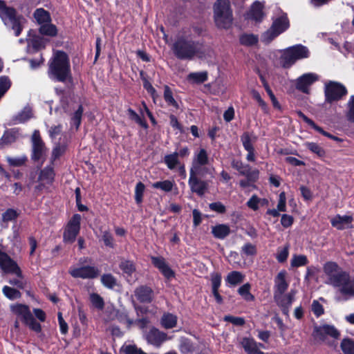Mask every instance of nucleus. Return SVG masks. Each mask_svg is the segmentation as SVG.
<instances>
[{"instance_id":"obj_21","label":"nucleus","mask_w":354,"mask_h":354,"mask_svg":"<svg viewBox=\"0 0 354 354\" xmlns=\"http://www.w3.org/2000/svg\"><path fill=\"white\" fill-rule=\"evenodd\" d=\"M32 109L30 106H26L12 118L10 124L15 125L24 123L32 118Z\"/></svg>"},{"instance_id":"obj_50","label":"nucleus","mask_w":354,"mask_h":354,"mask_svg":"<svg viewBox=\"0 0 354 354\" xmlns=\"http://www.w3.org/2000/svg\"><path fill=\"white\" fill-rule=\"evenodd\" d=\"M305 145L310 151L317 154L319 157H322L325 155L323 148L315 142H306Z\"/></svg>"},{"instance_id":"obj_11","label":"nucleus","mask_w":354,"mask_h":354,"mask_svg":"<svg viewBox=\"0 0 354 354\" xmlns=\"http://www.w3.org/2000/svg\"><path fill=\"white\" fill-rule=\"evenodd\" d=\"M319 80V75L314 73H307L296 80V88L304 93H309L310 87Z\"/></svg>"},{"instance_id":"obj_4","label":"nucleus","mask_w":354,"mask_h":354,"mask_svg":"<svg viewBox=\"0 0 354 354\" xmlns=\"http://www.w3.org/2000/svg\"><path fill=\"white\" fill-rule=\"evenodd\" d=\"M214 19L219 28L227 29L232 24V11L229 0H217L214 5Z\"/></svg>"},{"instance_id":"obj_13","label":"nucleus","mask_w":354,"mask_h":354,"mask_svg":"<svg viewBox=\"0 0 354 354\" xmlns=\"http://www.w3.org/2000/svg\"><path fill=\"white\" fill-rule=\"evenodd\" d=\"M296 291L291 290L290 292L286 295L281 294V295H274V301L277 305L281 308L283 313L286 315H288L289 308L295 299Z\"/></svg>"},{"instance_id":"obj_25","label":"nucleus","mask_w":354,"mask_h":354,"mask_svg":"<svg viewBox=\"0 0 354 354\" xmlns=\"http://www.w3.org/2000/svg\"><path fill=\"white\" fill-rule=\"evenodd\" d=\"M263 5L259 1H255L248 14V17L256 21H261L264 16L263 12Z\"/></svg>"},{"instance_id":"obj_1","label":"nucleus","mask_w":354,"mask_h":354,"mask_svg":"<svg viewBox=\"0 0 354 354\" xmlns=\"http://www.w3.org/2000/svg\"><path fill=\"white\" fill-rule=\"evenodd\" d=\"M324 272L327 277V283L339 288L344 295H354V279L343 272L337 263H326L324 266Z\"/></svg>"},{"instance_id":"obj_64","label":"nucleus","mask_w":354,"mask_h":354,"mask_svg":"<svg viewBox=\"0 0 354 354\" xmlns=\"http://www.w3.org/2000/svg\"><path fill=\"white\" fill-rule=\"evenodd\" d=\"M277 209L280 212L286 211V197L284 192L280 193Z\"/></svg>"},{"instance_id":"obj_22","label":"nucleus","mask_w":354,"mask_h":354,"mask_svg":"<svg viewBox=\"0 0 354 354\" xmlns=\"http://www.w3.org/2000/svg\"><path fill=\"white\" fill-rule=\"evenodd\" d=\"M296 62L291 46L281 51L280 65L285 68L291 67Z\"/></svg>"},{"instance_id":"obj_9","label":"nucleus","mask_w":354,"mask_h":354,"mask_svg":"<svg viewBox=\"0 0 354 354\" xmlns=\"http://www.w3.org/2000/svg\"><path fill=\"white\" fill-rule=\"evenodd\" d=\"M11 309L16 315L21 316L24 323L32 330L39 333L41 327L33 317L28 307L22 304H17L11 306Z\"/></svg>"},{"instance_id":"obj_24","label":"nucleus","mask_w":354,"mask_h":354,"mask_svg":"<svg viewBox=\"0 0 354 354\" xmlns=\"http://www.w3.org/2000/svg\"><path fill=\"white\" fill-rule=\"evenodd\" d=\"M241 345L248 354H261V352L259 351V346H261L262 344H258L252 338H243L241 341Z\"/></svg>"},{"instance_id":"obj_15","label":"nucleus","mask_w":354,"mask_h":354,"mask_svg":"<svg viewBox=\"0 0 354 354\" xmlns=\"http://www.w3.org/2000/svg\"><path fill=\"white\" fill-rule=\"evenodd\" d=\"M274 295L283 294L289 286L287 281V272L281 270L274 278Z\"/></svg>"},{"instance_id":"obj_44","label":"nucleus","mask_w":354,"mask_h":354,"mask_svg":"<svg viewBox=\"0 0 354 354\" xmlns=\"http://www.w3.org/2000/svg\"><path fill=\"white\" fill-rule=\"evenodd\" d=\"M120 268L128 276H131L136 271L134 263L128 260H122L120 263Z\"/></svg>"},{"instance_id":"obj_16","label":"nucleus","mask_w":354,"mask_h":354,"mask_svg":"<svg viewBox=\"0 0 354 354\" xmlns=\"http://www.w3.org/2000/svg\"><path fill=\"white\" fill-rule=\"evenodd\" d=\"M315 336L319 339L324 341L326 336H330L334 339L339 338V333L333 326L326 324L316 328Z\"/></svg>"},{"instance_id":"obj_35","label":"nucleus","mask_w":354,"mask_h":354,"mask_svg":"<svg viewBox=\"0 0 354 354\" xmlns=\"http://www.w3.org/2000/svg\"><path fill=\"white\" fill-rule=\"evenodd\" d=\"M175 186L176 184L174 181L170 180L157 181L151 185L153 188L160 189L165 192H171Z\"/></svg>"},{"instance_id":"obj_27","label":"nucleus","mask_w":354,"mask_h":354,"mask_svg":"<svg viewBox=\"0 0 354 354\" xmlns=\"http://www.w3.org/2000/svg\"><path fill=\"white\" fill-rule=\"evenodd\" d=\"M211 174V169L207 165H201L196 162H192L189 170V176L204 177L205 175Z\"/></svg>"},{"instance_id":"obj_23","label":"nucleus","mask_w":354,"mask_h":354,"mask_svg":"<svg viewBox=\"0 0 354 354\" xmlns=\"http://www.w3.org/2000/svg\"><path fill=\"white\" fill-rule=\"evenodd\" d=\"M21 136L19 129L13 128L4 132L3 136L0 139V146L10 145L15 142Z\"/></svg>"},{"instance_id":"obj_46","label":"nucleus","mask_w":354,"mask_h":354,"mask_svg":"<svg viewBox=\"0 0 354 354\" xmlns=\"http://www.w3.org/2000/svg\"><path fill=\"white\" fill-rule=\"evenodd\" d=\"M341 348L344 354H354V341L346 338L342 341Z\"/></svg>"},{"instance_id":"obj_31","label":"nucleus","mask_w":354,"mask_h":354,"mask_svg":"<svg viewBox=\"0 0 354 354\" xmlns=\"http://www.w3.org/2000/svg\"><path fill=\"white\" fill-rule=\"evenodd\" d=\"M293 51V56L295 60L308 58L310 55L309 50L307 47L298 44L291 46Z\"/></svg>"},{"instance_id":"obj_3","label":"nucleus","mask_w":354,"mask_h":354,"mask_svg":"<svg viewBox=\"0 0 354 354\" xmlns=\"http://www.w3.org/2000/svg\"><path fill=\"white\" fill-rule=\"evenodd\" d=\"M172 49L175 55L180 59H192L195 56L202 57L205 53L201 43L183 38L178 39L174 44Z\"/></svg>"},{"instance_id":"obj_58","label":"nucleus","mask_w":354,"mask_h":354,"mask_svg":"<svg viewBox=\"0 0 354 354\" xmlns=\"http://www.w3.org/2000/svg\"><path fill=\"white\" fill-rule=\"evenodd\" d=\"M66 148V146L64 144L61 145L59 143L56 145L52 151V160H55L61 156L64 153Z\"/></svg>"},{"instance_id":"obj_62","label":"nucleus","mask_w":354,"mask_h":354,"mask_svg":"<svg viewBox=\"0 0 354 354\" xmlns=\"http://www.w3.org/2000/svg\"><path fill=\"white\" fill-rule=\"evenodd\" d=\"M223 319L225 322H230L236 326H242L245 324V320L243 317H234L232 315H226L224 317Z\"/></svg>"},{"instance_id":"obj_10","label":"nucleus","mask_w":354,"mask_h":354,"mask_svg":"<svg viewBox=\"0 0 354 354\" xmlns=\"http://www.w3.org/2000/svg\"><path fill=\"white\" fill-rule=\"evenodd\" d=\"M81 216L78 214H74L67 223L63 239L65 243H73L75 241L80 230Z\"/></svg>"},{"instance_id":"obj_30","label":"nucleus","mask_w":354,"mask_h":354,"mask_svg":"<svg viewBox=\"0 0 354 354\" xmlns=\"http://www.w3.org/2000/svg\"><path fill=\"white\" fill-rule=\"evenodd\" d=\"M88 300L92 308L98 310H102L104 308V299L96 292H89Z\"/></svg>"},{"instance_id":"obj_43","label":"nucleus","mask_w":354,"mask_h":354,"mask_svg":"<svg viewBox=\"0 0 354 354\" xmlns=\"http://www.w3.org/2000/svg\"><path fill=\"white\" fill-rule=\"evenodd\" d=\"M50 121L46 123V127H48L49 136L52 140H55L58 136H59L62 131V126L59 124H50Z\"/></svg>"},{"instance_id":"obj_34","label":"nucleus","mask_w":354,"mask_h":354,"mask_svg":"<svg viewBox=\"0 0 354 354\" xmlns=\"http://www.w3.org/2000/svg\"><path fill=\"white\" fill-rule=\"evenodd\" d=\"M34 17L40 26L51 20L48 12L43 8H37L34 12Z\"/></svg>"},{"instance_id":"obj_18","label":"nucleus","mask_w":354,"mask_h":354,"mask_svg":"<svg viewBox=\"0 0 354 354\" xmlns=\"http://www.w3.org/2000/svg\"><path fill=\"white\" fill-rule=\"evenodd\" d=\"M136 299L142 303H149L153 299V292L151 288L146 286H140L134 290Z\"/></svg>"},{"instance_id":"obj_8","label":"nucleus","mask_w":354,"mask_h":354,"mask_svg":"<svg viewBox=\"0 0 354 354\" xmlns=\"http://www.w3.org/2000/svg\"><path fill=\"white\" fill-rule=\"evenodd\" d=\"M346 93V87L339 82L328 81L324 84L325 101L328 103L340 100Z\"/></svg>"},{"instance_id":"obj_5","label":"nucleus","mask_w":354,"mask_h":354,"mask_svg":"<svg viewBox=\"0 0 354 354\" xmlns=\"http://www.w3.org/2000/svg\"><path fill=\"white\" fill-rule=\"evenodd\" d=\"M0 17L6 27L14 30L16 37L21 34L24 19L21 16H17L14 8L6 6L4 1L1 0Z\"/></svg>"},{"instance_id":"obj_42","label":"nucleus","mask_w":354,"mask_h":354,"mask_svg":"<svg viewBox=\"0 0 354 354\" xmlns=\"http://www.w3.org/2000/svg\"><path fill=\"white\" fill-rule=\"evenodd\" d=\"M250 285L249 283H245L239 288L238 292L244 300L252 301L254 300V297L250 293Z\"/></svg>"},{"instance_id":"obj_19","label":"nucleus","mask_w":354,"mask_h":354,"mask_svg":"<svg viewBox=\"0 0 354 354\" xmlns=\"http://www.w3.org/2000/svg\"><path fill=\"white\" fill-rule=\"evenodd\" d=\"M353 217L348 215L340 216L336 215L331 218L330 223L333 227L342 230L351 227L353 222Z\"/></svg>"},{"instance_id":"obj_47","label":"nucleus","mask_w":354,"mask_h":354,"mask_svg":"<svg viewBox=\"0 0 354 354\" xmlns=\"http://www.w3.org/2000/svg\"><path fill=\"white\" fill-rule=\"evenodd\" d=\"M232 167L236 169L239 174L243 176L247 174L248 171L250 170V167L248 165H245L241 161L236 160H234L232 162Z\"/></svg>"},{"instance_id":"obj_32","label":"nucleus","mask_w":354,"mask_h":354,"mask_svg":"<svg viewBox=\"0 0 354 354\" xmlns=\"http://www.w3.org/2000/svg\"><path fill=\"white\" fill-rule=\"evenodd\" d=\"M177 317L171 313H165L161 318V324L166 329L174 328L177 324Z\"/></svg>"},{"instance_id":"obj_63","label":"nucleus","mask_w":354,"mask_h":354,"mask_svg":"<svg viewBox=\"0 0 354 354\" xmlns=\"http://www.w3.org/2000/svg\"><path fill=\"white\" fill-rule=\"evenodd\" d=\"M122 349L125 354H147L135 345H127Z\"/></svg>"},{"instance_id":"obj_38","label":"nucleus","mask_w":354,"mask_h":354,"mask_svg":"<svg viewBox=\"0 0 354 354\" xmlns=\"http://www.w3.org/2000/svg\"><path fill=\"white\" fill-rule=\"evenodd\" d=\"M187 80L192 83H203L207 80V73L206 71L191 73L188 75Z\"/></svg>"},{"instance_id":"obj_59","label":"nucleus","mask_w":354,"mask_h":354,"mask_svg":"<svg viewBox=\"0 0 354 354\" xmlns=\"http://www.w3.org/2000/svg\"><path fill=\"white\" fill-rule=\"evenodd\" d=\"M104 245L107 247L113 248L115 247L114 239L113 235L109 231H104L102 236Z\"/></svg>"},{"instance_id":"obj_55","label":"nucleus","mask_w":354,"mask_h":354,"mask_svg":"<svg viewBox=\"0 0 354 354\" xmlns=\"http://www.w3.org/2000/svg\"><path fill=\"white\" fill-rule=\"evenodd\" d=\"M247 206L253 211H257L260 207L259 197L252 195L246 203Z\"/></svg>"},{"instance_id":"obj_17","label":"nucleus","mask_w":354,"mask_h":354,"mask_svg":"<svg viewBox=\"0 0 354 354\" xmlns=\"http://www.w3.org/2000/svg\"><path fill=\"white\" fill-rule=\"evenodd\" d=\"M146 339L148 343L159 347L167 339L166 333L160 331L156 328H151L146 335Z\"/></svg>"},{"instance_id":"obj_2","label":"nucleus","mask_w":354,"mask_h":354,"mask_svg":"<svg viewBox=\"0 0 354 354\" xmlns=\"http://www.w3.org/2000/svg\"><path fill=\"white\" fill-rule=\"evenodd\" d=\"M49 77L59 82H71V73L69 59L63 51L57 50L53 53L49 63Z\"/></svg>"},{"instance_id":"obj_40","label":"nucleus","mask_w":354,"mask_h":354,"mask_svg":"<svg viewBox=\"0 0 354 354\" xmlns=\"http://www.w3.org/2000/svg\"><path fill=\"white\" fill-rule=\"evenodd\" d=\"M164 162L169 169H174L180 163L177 152L166 155Z\"/></svg>"},{"instance_id":"obj_54","label":"nucleus","mask_w":354,"mask_h":354,"mask_svg":"<svg viewBox=\"0 0 354 354\" xmlns=\"http://www.w3.org/2000/svg\"><path fill=\"white\" fill-rule=\"evenodd\" d=\"M258 41V39L256 36L253 35H243L240 37V42L246 46H251L255 44Z\"/></svg>"},{"instance_id":"obj_48","label":"nucleus","mask_w":354,"mask_h":354,"mask_svg":"<svg viewBox=\"0 0 354 354\" xmlns=\"http://www.w3.org/2000/svg\"><path fill=\"white\" fill-rule=\"evenodd\" d=\"M164 99L168 105L172 106L176 109L178 108V104L173 97L172 93L168 86H165Z\"/></svg>"},{"instance_id":"obj_41","label":"nucleus","mask_w":354,"mask_h":354,"mask_svg":"<svg viewBox=\"0 0 354 354\" xmlns=\"http://www.w3.org/2000/svg\"><path fill=\"white\" fill-rule=\"evenodd\" d=\"M115 317L120 323L126 324L128 328L133 324V321L129 317L125 310H118L115 313Z\"/></svg>"},{"instance_id":"obj_49","label":"nucleus","mask_w":354,"mask_h":354,"mask_svg":"<svg viewBox=\"0 0 354 354\" xmlns=\"http://www.w3.org/2000/svg\"><path fill=\"white\" fill-rule=\"evenodd\" d=\"M3 292L6 297L11 300L16 299L21 297L19 291L7 286L3 287Z\"/></svg>"},{"instance_id":"obj_45","label":"nucleus","mask_w":354,"mask_h":354,"mask_svg":"<svg viewBox=\"0 0 354 354\" xmlns=\"http://www.w3.org/2000/svg\"><path fill=\"white\" fill-rule=\"evenodd\" d=\"M101 282L104 286L112 289L117 284L116 279L111 274H105L101 277Z\"/></svg>"},{"instance_id":"obj_26","label":"nucleus","mask_w":354,"mask_h":354,"mask_svg":"<svg viewBox=\"0 0 354 354\" xmlns=\"http://www.w3.org/2000/svg\"><path fill=\"white\" fill-rule=\"evenodd\" d=\"M28 46H32L35 50H39L45 48L47 39L39 35L31 36V30L29 32L28 38L27 39Z\"/></svg>"},{"instance_id":"obj_6","label":"nucleus","mask_w":354,"mask_h":354,"mask_svg":"<svg viewBox=\"0 0 354 354\" xmlns=\"http://www.w3.org/2000/svg\"><path fill=\"white\" fill-rule=\"evenodd\" d=\"M88 259L83 258L80 259V264L71 266L69 268V274L74 278H81L84 279H95L100 274V270L97 268L91 266L80 265L87 263Z\"/></svg>"},{"instance_id":"obj_52","label":"nucleus","mask_w":354,"mask_h":354,"mask_svg":"<svg viewBox=\"0 0 354 354\" xmlns=\"http://www.w3.org/2000/svg\"><path fill=\"white\" fill-rule=\"evenodd\" d=\"M346 118L348 121L354 123V95L351 96L347 103Z\"/></svg>"},{"instance_id":"obj_14","label":"nucleus","mask_w":354,"mask_h":354,"mask_svg":"<svg viewBox=\"0 0 354 354\" xmlns=\"http://www.w3.org/2000/svg\"><path fill=\"white\" fill-rule=\"evenodd\" d=\"M199 176H189L188 184L192 192L202 196L208 188V183L198 178Z\"/></svg>"},{"instance_id":"obj_57","label":"nucleus","mask_w":354,"mask_h":354,"mask_svg":"<svg viewBox=\"0 0 354 354\" xmlns=\"http://www.w3.org/2000/svg\"><path fill=\"white\" fill-rule=\"evenodd\" d=\"M308 260L304 255L295 256L291 260V266L293 267H300L306 265Z\"/></svg>"},{"instance_id":"obj_33","label":"nucleus","mask_w":354,"mask_h":354,"mask_svg":"<svg viewBox=\"0 0 354 354\" xmlns=\"http://www.w3.org/2000/svg\"><path fill=\"white\" fill-rule=\"evenodd\" d=\"M55 177V173L53 169L50 167L44 168L40 173L39 180L42 184H50L51 183Z\"/></svg>"},{"instance_id":"obj_28","label":"nucleus","mask_w":354,"mask_h":354,"mask_svg":"<svg viewBox=\"0 0 354 354\" xmlns=\"http://www.w3.org/2000/svg\"><path fill=\"white\" fill-rule=\"evenodd\" d=\"M213 236L219 239H223L230 233V228L228 225L218 224L212 227Z\"/></svg>"},{"instance_id":"obj_39","label":"nucleus","mask_w":354,"mask_h":354,"mask_svg":"<svg viewBox=\"0 0 354 354\" xmlns=\"http://www.w3.org/2000/svg\"><path fill=\"white\" fill-rule=\"evenodd\" d=\"M39 32L41 35L54 37L57 34V29L55 25L47 22L40 26Z\"/></svg>"},{"instance_id":"obj_53","label":"nucleus","mask_w":354,"mask_h":354,"mask_svg":"<svg viewBox=\"0 0 354 354\" xmlns=\"http://www.w3.org/2000/svg\"><path fill=\"white\" fill-rule=\"evenodd\" d=\"M19 214L14 209H8L2 214V220L3 222H9L15 221Z\"/></svg>"},{"instance_id":"obj_56","label":"nucleus","mask_w":354,"mask_h":354,"mask_svg":"<svg viewBox=\"0 0 354 354\" xmlns=\"http://www.w3.org/2000/svg\"><path fill=\"white\" fill-rule=\"evenodd\" d=\"M179 349L183 353H188L193 351V346L187 339L182 338L180 339Z\"/></svg>"},{"instance_id":"obj_37","label":"nucleus","mask_w":354,"mask_h":354,"mask_svg":"<svg viewBox=\"0 0 354 354\" xmlns=\"http://www.w3.org/2000/svg\"><path fill=\"white\" fill-rule=\"evenodd\" d=\"M257 139L256 136L249 132H245L241 136V140L245 149L253 148V144L257 141Z\"/></svg>"},{"instance_id":"obj_36","label":"nucleus","mask_w":354,"mask_h":354,"mask_svg":"<svg viewBox=\"0 0 354 354\" xmlns=\"http://www.w3.org/2000/svg\"><path fill=\"white\" fill-rule=\"evenodd\" d=\"M244 279V276L241 272L238 271H232L230 272L226 277V282L230 286H234L241 283Z\"/></svg>"},{"instance_id":"obj_61","label":"nucleus","mask_w":354,"mask_h":354,"mask_svg":"<svg viewBox=\"0 0 354 354\" xmlns=\"http://www.w3.org/2000/svg\"><path fill=\"white\" fill-rule=\"evenodd\" d=\"M83 113V109L82 106H80L78 109L75 112L73 118H72V123L73 125L75 126L76 129H77L80 123H81V118Z\"/></svg>"},{"instance_id":"obj_60","label":"nucleus","mask_w":354,"mask_h":354,"mask_svg":"<svg viewBox=\"0 0 354 354\" xmlns=\"http://www.w3.org/2000/svg\"><path fill=\"white\" fill-rule=\"evenodd\" d=\"M131 119L135 120L141 127L147 129L148 127L147 122L141 118L133 110L129 109L128 110Z\"/></svg>"},{"instance_id":"obj_29","label":"nucleus","mask_w":354,"mask_h":354,"mask_svg":"<svg viewBox=\"0 0 354 354\" xmlns=\"http://www.w3.org/2000/svg\"><path fill=\"white\" fill-rule=\"evenodd\" d=\"M192 162H196L201 165L209 164V156L207 151L204 148H200L196 150L193 155Z\"/></svg>"},{"instance_id":"obj_51","label":"nucleus","mask_w":354,"mask_h":354,"mask_svg":"<svg viewBox=\"0 0 354 354\" xmlns=\"http://www.w3.org/2000/svg\"><path fill=\"white\" fill-rule=\"evenodd\" d=\"M145 189V185L139 182L136 184L135 188V200L138 204H140L142 201V196Z\"/></svg>"},{"instance_id":"obj_12","label":"nucleus","mask_w":354,"mask_h":354,"mask_svg":"<svg viewBox=\"0 0 354 354\" xmlns=\"http://www.w3.org/2000/svg\"><path fill=\"white\" fill-rule=\"evenodd\" d=\"M32 158L35 160L42 159L46 153L44 143L41 139L38 130H35L32 136Z\"/></svg>"},{"instance_id":"obj_20","label":"nucleus","mask_w":354,"mask_h":354,"mask_svg":"<svg viewBox=\"0 0 354 354\" xmlns=\"http://www.w3.org/2000/svg\"><path fill=\"white\" fill-rule=\"evenodd\" d=\"M153 264L158 268L162 274L168 279L174 277V272L166 263L165 260L162 257H151Z\"/></svg>"},{"instance_id":"obj_7","label":"nucleus","mask_w":354,"mask_h":354,"mask_svg":"<svg viewBox=\"0 0 354 354\" xmlns=\"http://www.w3.org/2000/svg\"><path fill=\"white\" fill-rule=\"evenodd\" d=\"M289 21L286 14L282 13L274 19L271 28L265 32L262 36L263 41L270 42L273 39L283 32L289 28Z\"/></svg>"}]
</instances>
